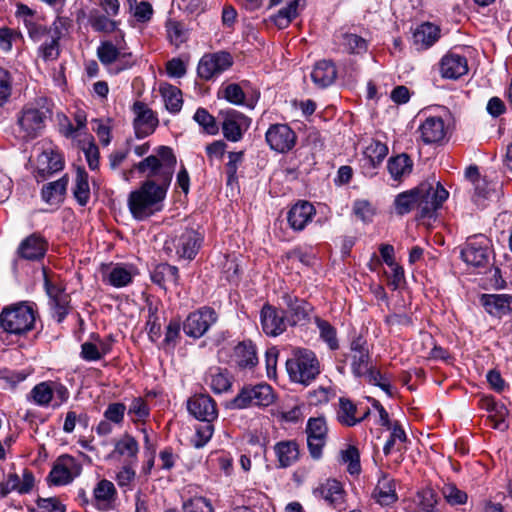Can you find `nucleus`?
Returning a JSON list of instances; mask_svg holds the SVG:
<instances>
[{"label": "nucleus", "instance_id": "13d9d810", "mask_svg": "<svg viewBox=\"0 0 512 512\" xmlns=\"http://www.w3.org/2000/svg\"><path fill=\"white\" fill-rule=\"evenodd\" d=\"M127 2L137 22L147 23L152 19L154 10L149 2H138L137 0H127Z\"/></svg>", "mask_w": 512, "mask_h": 512}, {"label": "nucleus", "instance_id": "ea45409f", "mask_svg": "<svg viewBox=\"0 0 512 512\" xmlns=\"http://www.w3.org/2000/svg\"><path fill=\"white\" fill-rule=\"evenodd\" d=\"M76 202L85 207L90 201L89 175L83 167H77L72 188Z\"/></svg>", "mask_w": 512, "mask_h": 512}, {"label": "nucleus", "instance_id": "9d476101", "mask_svg": "<svg viewBox=\"0 0 512 512\" xmlns=\"http://www.w3.org/2000/svg\"><path fill=\"white\" fill-rule=\"evenodd\" d=\"M223 136L230 142H239L251 125V118L235 109H226L219 112Z\"/></svg>", "mask_w": 512, "mask_h": 512}, {"label": "nucleus", "instance_id": "7ed1b4c3", "mask_svg": "<svg viewBox=\"0 0 512 512\" xmlns=\"http://www.w3.org/2000/svg\"><path fill=\"white\" fill-rule=\"evenodd\" d=\"M35 311L26 303L5 307L0 313V327L9 334L25 335L34 328Z\"/></svg>", "mask_w": 512, "mask_h": 512}, {"label": "nucleus", "instance_id": "3c124183", "mask_svg": "<svg viewBox=\"0 0 512 512\" xmlns=\"http://www.w3.org/2000/svg\"><path fill=\"white\" fill-rule=\"evenodd\" d=\"M193 120L202 128L203 132L208 135H217L219 132V124L216 118L208 112L207 109L199 107L194 113Z\"/></svg>", "mask_w": 512, "mask_h": 512}, {"label": "nucleus", "instance_id": "de8ad7c7", "mask_svg": "<svg viewBox=\"0 0 512 512\" xmlns=\"http://www.w3.org/2000/svg\"><path fill=\"white\" fill-rule=\"evenodd\" d=\"M396 212L400 215H404L412 211L413 209H417L419 213V194L417 191V187L400 193L394 201Z\"/></svg>", "mask_w": 512, "mask_h": 512}, {"label": "nucleus", "instance_id": "c9c22d12", "mask_svg": "<svg viewBox=\"0 0 512 512\" xmlns=\"http://www.w3.org/2000/svg\"><path fill=\"white\" fill-rule=\"evenodd\" d=\"M439 38L440 28L429 22L419 25L413 33V43L418 50L430 48Z\"/></svg>", "mask_w": 512, "mask_h": 512}, {"label": "nucleus", "instance_id": "c756f323", "mask_svg": "<svg viewBox=\"0 0 512 512\" xmlns=\"http://www.w3.org/2000/svg\"><path fill=\"white\" fill-rule=\"evenodd\" d=\"M372 498L381 506L394 504L398 500L395 480L388 474L381 473L372 492Z\"/></svg>", "mask_w": 512, "mask_h": 512}, {"label": "nucleus", "instance_id": "4468645a", "mask_svg": "<svg viewBox=\"0 0 512 512\" xmlns=\"http://www.w3.org/2000/svg\"><path fill=\"white\" fill-rule=\"evenodd\" d=\"M132 111L135 116L133 128L136 138L142 139L153 134L159 125L157 114L141 101L134 102Z\"/></svg>", "mask_w": 512, "mask_h": 512}, {"label": "nucleus", "instance_id": "c03bdc74", "mask_svg": "<svg viewBox=\"0 0 512 512\" xmlns=\"http://www.w3.org/2000/svg\"><path fill=\"white\" fill-rule=\"evenodd\" d=\"M388 154L386 144L378 140H371L363 151L365 165L371 168L378 167Z\"/></svg>", "mask_w": 512, "mask_h": 512}, {"label": "nucleus", "instance_id": "a878e982", "mask_svg": "<svg viewBox=\"0 0 512 512\" xmlns=\"http://www.w3.org/2000/svg\"><path fill=\"white\" fill-rule=\"evenodd\" d=\"M480 303L493 317L501 318L512 312V295L510 294H482Z\"/></svg>", "mask_w": 512, "mask_h": 512}, {"label": "nucleus", "instance_id": "5701e85b", "mask_svg": "<svg viewBox=\"0 0 512 512\" xmlns=\"http://www.w3.org/2000/svg\"><path fill=\"white\" fill-rule=\"evenodd\" d=\"M203 381L214 394L220 395L232 389L233 376L227 368L211 366L205 372Z\"/></svg>", "mask_w": 512, "mask_h": 512}, {"label": "nucleus", "instance_id": "0eeeda50", "mask_svg": "<svg viewBox=\"0 0 512 512\" xmlns=\"http://www.w3.org/2000/svg\"><path fill=\"white\" fill-rule=\"evenodd\" d=\"M274 400L273 388L269 384L245 385L231 400L230 407L233 409L267 407L273 404Z\"/></svg>", "mask_w": 512, "mask_h": 512}, {"label": "nucleus", "instance_id": "8fccbe9b", "mask_svg": "<svg viewBox=\"0 0 512 512\" xmlns=\"http://www.w3.org/2000/svg\"><path fill=\"white\" fill-rule=\"evenodd\" d=\"M88 22L96 32L112 33L118 28L117 21L110 19L107 14H100L97 10L91 11Z\"/></svg>", "mask_w": 512, "mask_h": 512}, {"label": "nucleus", "instance_id": "f03ea898", "mask_svg": "<svg viewBox=\"0 0 512 512\" xmlns=\"http://www.w3.org/2000/svg\"><path fill=\"white\" fill-rule=\"evenodd\" d=\"M286 369L293 382L303 385H309L321 371L316 354L304 348L293 351L291 358L286 361Z\"/></svg>", "mask_w": 512, "mask_h": 512}, {"label": "nucleus", "instance_id": "2f4dec72", "mask_svg": "<svg viewBox=\"0 0 512 512\" xmlns=\"http://www.w3.org/2000/svg\"><path fill=\"white\" fill-rule=\"evenodd\" d=\"M273 450L277 458L278 468L291 467L300 457L299 444L296 440L279 441L274 445Z\"/></svg>", "mask_w": 512, "mask_h": 512}, {"label": "nucleus", "instance_id": "052dcab7", "mask_svg": "<svg viewBox=\"0 0 512 512\" xmlns=\"http://www.w3.org/2000/svg\"><path fill=\"white\" fill-rule=\"evenodd\" d=\"M438 496L434 489L424 488L417 493V505L423 512H437Z\"/></svg>", "mask_w": 512, "mask_h": 512}, {"label": "nucleus", "instance_id": "1a4fd4ad", "mask_svg": "<svg viewBox=\"0 0 512 512\" xmlns=\"http://www.w3.org/2000/svg\"><path fill=\"white\" fill-rule=\"evenodd\" d=\"M218 321L217 312L209 306H203L191 312L183 322L184 333L191 338H201Z\"/></svg>", "mask_w": 512, "mask_h": 512}, {"label": "nucleus", "instance_id": "49530a36", "mask_svg": "<svg viewBox=\"0 0 512 512\" xmlns=\"http://www.w3.org/2000/svg\"><path fill=\"white\" fill-rule=\"evenodd\" d=\"M138 452L137 440L128 433L123 434L115 443L114 453L126 457L131 463L137 461Z\"/></svg>", "mask_w": 512, "mask_h": 512}, {"label": "nucleus", "instance_id": "0e129e2a", "mask_svg": "<svg viewBox=\"0 0 512 512\" xmlns=\"http://www.w3.org/2000/svg\"><path fill=\"white\" fill-rule=\"evenodd\" d=\"M166 31L170 42L176 47L187 40V30L179 21L168 20L166 23Z\"/></svg>", "mask_w": 512, "mask_h": 512}, {"label": "nucleus", "instance_id": "e433bc0d", "mask_svg": "<svg viewBox=\"0 0 512 512\" xmlns=\"http://www.w3.org/2000/svg\"><path fill=\"white\" fill-rule=\"evenodd\" d=\"M336 77L337 70L334 63L327 60L318 61L311 72V79L319 88L330 86Z\"/></svg>", "mask_w": 512, "mask_h": 512}, {"label": "nucleus", "instance_id": "c85d7f7f", "mask_svg": "<svg viewBox=\"0 0 512 512\" xmlns=\"http://www.w3.org/2000/svg\"><path fill=\"white\" fill-rule=\"evenodd\" d=\"M420 137L425 144L440 143L446 136L444 120L439 116L427 117L419 126Z\"/></svg>", "mask_w": 512, "mask_h": 512}, {"label": "nucleus", "instance_id": "bf43d9fd", "mask_svg": "<svg viewBox=\"0 0 512 512\" xmlns=\"http://www.w3.org/2000/svg\"><path fill=\"white\" fill-rule=\"evenodd\" d=\"M441 492L446 502L451 506L464 505L468 500L467 493L453 483L444 484Z\"/></svg>", "mask_w": 512, "mask_h": 512}, {"label": "nucleus", "instance_id": "9b49d317", "mask_svg": "<svg viewBox=\"0 0 512 512\" xmlns=\"http://www.w3.org/2000/svg\"><path fill=\"white\" fill-rule=\"evenodd\" d=\"M307 447L310 456L319 460L327 442L328 426L324 417H311L306 424Z\"/></svg>", "mask_w": 512, "mask_h": 512}, {"label": "nucleus", "instance_id": "473e14b6", "mask_svg": "<svg viewBox=\"0 0 512 512\" xmlns=\"http://www.w3.org/2000/svg\"><path fill=\"white\" fill-rule=\"evenodd\" d=\"M150 278L154 284L167 290L179 284L180 275L176 266L168 263H159L150 272Z\"/></svg>", "mask_w": 512, "mask_h": 512}, {"label": "nucleus", "instance_id": "e2e57ef3", "mask_svg": "<svg viewBox=\"0 0 512 512\" xmlns=\"http://www.w3.org/2000/svg\"><path fill=\"white\" fill-rule=\"evenodd\" d=\"M202 423L196 426L195 435L192 438V444L196 448L204 447L212 438L214 433L213 421H201Z\"/></svg>", "mask_w": 512, "mask_h": 512}, {"label": "nucleus", "instance_id": "f257e3e1", "mask_svg": "<svg viewBox=\"0 0 512 512\" xmlns=\"http://www.w3.org/2000/svg\"><path fill=\"white\" fill-rule=\"evenodd\" d=\"M177 158L168 146H159L155 155H149L134 164L138 173L147 177L139 188L128 195L127 205L135 220L143 221L163 209Z\"/></svg>", "mask_w": 512, "mask_h": 512}, {"label": "nucleus", "instance_id": "2eb2a0df", "mask_svg": "<svg viewBox=\"0 0 512 512\" xmlns=\"http://www.w3.org/2000/svg\"><path fill=\"white\" fill-rule=\"evenodd\" d=\"M269 147L279 153H287L296 144V133L287 124H272L265 133Z\"/></svg>", "mask_w": 512, "mask_h": 512}, {"label": "nucleus", "instance_id": "6e6d98bb", "mask_svg": "<svg viewBox=\"0 0 512 512\" xmlns=\"http://www.w3.org/2000/svg\"><path fill=\"white\" fill-rule=\"evenodd\" d=\"M126 411L131 421L134 423L140 421L144 422L150 416L149 405L142 397L133 398Z\"/></svg>", "mask_w": 512, "mask_h": 512}, {"label": "nucleus", "instance_id": "cd10ccee", "mask_svg": "<svg viewBox=\"0 0 512 512\" xmlns=\"http://www.w3.org/2000/svg\"><path fill=\"white\" fill-rule=\"evenodd\" d=\"M439 71L443 78L458 79L468 72L467 59L459 54L448 53L442 57Z\"/></svg>", "mask_w": 512, "mask_h": 512}, {"label": "nucleus", "instance_id": "774afa93", "mask_svg": "<svg viewBox=\"0 0 512 512\" xmlns=\"http://www.w3.org/2000/svg\"><path fill=\"white\" fill-rule=\"evenodd\" d=\"M183 512H214V509L207 498L193 497L183 503Z\"/></svg>", "mask_w": 512, "mask_h": 512}, {"label": "nucleus", "instance_id": "f8f14e48", "mask_svg": "<svg viewBox=\"0 0 512 512\" xmlns=\"http://www.w3.org/2000/svg\"><path fill=\"white\" fill-rule=\"evenodd\" d=\"M81 470V464L73 456L64 454L59 456L54 462L48 475V480L52 485L64 486L79 476Z\"/></svg>", "mask_w": 512, "mask_h": 512}, {"label": "nucleus", "instance_id": "864d4df0", "mask_svg": "<svg viewBox=\"0 0 512 512\" xmlns=\"http://www.w3.org/2000/svg\"><path fill=\"white\" fill-rule=\"evenodd\" d=\"M315 324L319 330L320 338L331 350H337L339 348V341L335 327L320 317H315Z\"/></svg>", "mask_w": 512, "mask_h": 512}, {"label": "nucleus", "instance_id": "37998d69", "mask_svg": "<svg viewBox=\"0 0 512 512\" xmlns=\"http://www.w3.org/2000/svg\"><path fill=\"white\" fill-rule=\"evenodd\" d=\"M135 274L136 269L132 265L116 264L108 274V282L116 288L125 287L132 282Z\"/></svg>", "mask_w": 512, "mask_h": 512}, {"label": "nucleus", "instance_id": "393cba45", "mask_svg": "<svg viewBox=\"0 0 512 512\" xmlns=\"http://www.w3.org/2000/svg\"><path fill=\"white\" fill-rule=\"evenodd\" d=\"M479 403L480 407L489 413L487 421L491 428L500 431H504L508 428V424L505 421L508 410L503 403L496 401L492 396L482 397Z\"/></svg>", "mask_w": 512, "mask_h": 512}, {"label": "nucleus", "instance_id": "a19ab883", "mask_svg": "<svg viewBox=\"0 0 512 512\" xmlns=\"http://www.w3.org/2000/svg\"><path fill=\"white\" fill-rule=\"evenodd\" d=\"M4 482L8 488L9 494L13 491L19 494H28L33 489L35 479L33 473L25 469L22 478L17 473L13 472L7 475Z\"/></svg>", "mask_w": 512, "mask_h": 512}, {"label": "nucleus", "instance_id": "6ab92c4d", "mask_svg": "<svg viewBox=\"0 0 512 512\" xmlns=\"http://www.w3.org/2000/svg\"><path fill=\"white\" fill-rule=\"evenodd\" d=\"M189 413L199 421H214L218 418L215 400L208 394H195L187 401Z\"/></svg>", "mask_w": 512, "mask_h": 512}, {"label": "nucleus", "instance_id": "603ef678", "mask_svg": "<svg viewBox=\"0 0 512 512\" xmlns=\"http://www.w3.org/2000/svg\"><path fill=\"white\" fill-rule=\"evenodd\" d=\"M340 43L349 54H363L368 50L367 40L354 33H343Z\"/></svg>", "mask_w": 512, "mask_h": 512}, {"label": "nucleus", "instance_id": "423d86ee", "mask_svg": "<svg viewBox=\"0 0 512 512\" xmlns=\"http://www.w3.org/2000/svg\"><path fill=\"white\" fill-rule=\"evenodd\" d=\"M203 242V236L194 229H185L181 234L167 239L163 250L168 256L193 260Z\"/></svg>", "mask_w": 512, "mask_h": 512}, {"label": "nucleus", "instance_id": "a18cd8bd", "mask_svg": "<svg viewBox=\"0 0 512 512\" xmlns=\"http://www.w3.org/2000/svg\"><path fill=\"white\" fill-rule=\"evenodd\" d=\"M387 168L391 177L400 181L412 172L413 162L407 154H400L389 159Z\"/></svg>", "mask_w": 512, "mask_h": 512}, {"label": "nucleus", "instance_id": "4d7b16f0", "mask_svg": "<svg viewBox=\"0 0 512 512\" xmlns=\"http://www.w3.org/2000/svg\"><path fill=\"white\" fill-rule=\"evenodd\" d=\"M42 164H46L45 168L41 169V172L47 171L49 175L56 173L63 169L64 160L60 153L54 150H46L40 156Z\"/></svg>", "mask_w": 512, "mask_h": 512}, {"label": "nucleus", "instance_id": "72a5a7b5", "mask_svg": "<svg viewBox=\"0 0 512 512\" xmlns=\"http://www.w3.org/2000/svg\"><path fill=\"white\" fill-rule=\"evenodd\" d=\"M47 243L40 235L31 234L18 247V254L25 260L35 261L44 257Z\"/></svg>", "mask_w": 512, "mask_h": 512}, {"label": "nucleus", "instance_id": "7c9ffc66", "mask_svg": "<svg viewBox=\"0 0 512 512\" xmlns=\"http://www.w3.org/2000/svg\"><path fill=\"white\" fill-rule=\"evenodd\" d=\"M232 361L240 370L253 369L258 364L256 346L251 341L238 343L234 347Z\"/></svg>", "mask_w": 512, "mask_h": 512}, {"label": "nucleus", "instance_id": "b1692460", "mask_svg": "<svg viewBox=\"0 0 512 512\" xmlns=\"http://www.w3.org/2000/svg\"><path fill=\"white\" fill-rule=\"evenodd\" d=\"M313 494L339 511L344 509L345 492L341 483L336 479H327L314 489Z\"/></svg>", "mask_w": 512, "mask_h": 512}, {"label": "nucleus", "instance_id": "dca6fc26", "mask_svg": "<svg viewBox=\"0 0 512 512\" xmlns=\"http://www.w3.org/2000/svg\"><path fill=\"white\" fill-rule=\"evenodd\" d=\"M285 305V318L289 326L305 324L309 321L313 307L305 300L291 294L285 293L282 296Z\"/></svg>", "mask_w": 512, "mask_h": 512}, {"label": "nucleus", "instance_id": "39448f33", "mask_svg": "<svg viewBox=\"0 0 512 512\" xmlns=\"http://www.w3.org/2000/svg\"><path fill=\"white\" fill-rule=\"evenodd\" d=\"M46 113L37 107L27 104L16 115V136L23 142L31 141L45 127Z\"/></svg>", "mask_w": 512, "mask_h": 512}, {"label": "nucleus", "instance_id": "680f3d73", "mask_svg": "<svg viewBox=\"0 0 512 512\" xmlns=\"http://www.w3.org/2000/svg\"><path fill=\"white\" fill-rule=\"evenodd\" d=\"M341 461L347 464V471L351 475L360 473V453L355 446L349 445L345 450L341 451Z\"/></svg>", "mask_w": 512, "mask_h": 512}, {"label": "nucleus", "instance_id": "4c0bfd02", "mask_svg": "<svg viewBox=\"0 0 512 512\" xmlns=\"http://www.w3.org/2000/svg\"><path fill=\"white\" fill-rule=\"evenodd\" d=\"M65 21L64 18L58 17L53 23L54 35L51 37L50 42H45L39 47V56L46 62L56 60L60 55V29L65 26Z\"/></svg>", "mask_w": 512, "mask_h": 512}, {"label": "nucleus", "instance_id": "09e8293b", "mask_svg": "<svg viewBox=\"0 0 512 512\" xmlns=\"http://www.w3.org/2000/svg\"><path fill=\"white\" fill-rule=\"evenodd\" d=\"M357 406L348 398H339V407L337 410V420L340 424L353 427L359 424V420H356Z\"/></svg>", "mask_w": 512, "mask_h": 512}, {"label": "nucleus", "instance_id": "bb28decb", "mask_svg": "<svg viewBox=\"0 0 512 512\" xmlns=\"http://www.w3.org/2000/svg\"><path fill=\"white\" fill-rule=\"evenodd\" d=\"M316 213L314 206L308 201H299L287 213V221L294 231H302L310 223Z\"/></svg>", "mask_w": 512, "mask_h": 512}, {"label": "nucleus", "instance_id": "412c9836", "mask_svg": "<svg viewBox=\"0 0 512 512\" xmlns=\"http://www.w3.org/2000/svg\"><path fill=\"white\" fill-rule=\"evenodd\" d=\"M97 57L99 61L109 66L118 61L117 72L132 67L134 62L131 60V53H122L111 41H102L97 48Z\"/></svg>", "mask_w": 512, "mask_h": 512}, {"label": "nucleus", "instance_id": "338daca9", "mask_svg": "<svg viewBox=\"0 0 512 512\" xmlns=\"http://www.w3.org/2000/svg\"><path fill=\"white\" fill-rule=\"evenodd\" d=\"M35 512H65V505L57 497L38 498Z\"/></svg>", "mask_w": 512, "mask_h": 512}, {"label": "nucleus", "instance_id": "a211bd4d", "mask_svg": "<svg viewBox=\"0 0 512 512\" xmlns=\"http://www.w3.org/2000/svg\"><path fill=\"white\" fill-rule=\"evenodd\" d=\"M349 358L353 375L363 377L371 360L368 344L363 336L359 335L351 340Z\"/></svg>", "mask_w": 512, "mask_h": 512}, {"label": "nucleus", "instance_id": "aec40b11", "mask_svg": "<svg viewBox=\"0 0 512 512\" xmlns=\"http://www.w3.org/2000/svg\"><path fill=\"white\" fill-rule=\"evenodd\" d=\"M45 288L49 296L52 316L58 323H61L70 312V296L63 288L50 283L48 280L45 281Z\"/></svg>", "mask_w": 512, "mask_h": 512}, {"label": "nucleus", "instance_id": "58836bf2", "mask_svg": "<svg viewBox=\"0 0 512 512\" xmlns=\"http://www.w3.org/2000/svg\"><path fill=\"white\" fill-rule=\"evenodd\" d=\"M68 182V175L65 174L60 179L44 185L41 190L43 201L50 205L61 203L64 200Z\"/></svg>", "mask_w": 512, "mask_h": 512}, {"label": "nucleus", "instance_id": "f704fd0d", "mask_svg": "<svg viewBox=\"0 0 512 512\" xmlns=\"http://www.w3.org/2000/svg\"><path fill=\"white\" fill-rule=\"evenodd\" d=\"M305 6L306 0H290L285 7L271 15L269 19L278 29H286Z\"/></svg>", "mask_w": 512, "mask_h": 512}, {"label": "nucleus", "instance_id": "5fc2aeb1", "mask_svg": "<svg viewBox=\"0 0 512 512\" xmlns=\"http://www.w3.org/2000/svg\"><path fill=\"white\" fill-rule=\"evenodd\" d=\"M29 399L38 406H49L53 400L51 393V381H44L35 385L30 391Z\"/></svg>", "mask_w": 512, "mask_h": 512}, {"label": "nucleus", "instance_id": "ddd939ff", "mask_svg": "<svg viewBox=\"0 0 512 512\" xmlns=\"http://www.w3.org/2000/svg\"><path fill=\"white\" fill-rule=\"evenodd\" d=\"M232 65L233 58L230 53L225 51L208 53L200 59L197 73L201 79L208 81L222 74Z\"/></svg>", "mask_w": 512, "mask_h": 512}, {"label": "nucleus", "instance_id": "20e7f679", "mask_svg": "<svg viewBox=\"0 0 512 512\" xmlns=\"http://www.w3.org/2000/svg\"><path fill=\"white\" fill-rule=\"evenodd\" d=\"M419 194V218L433 219L448 199L449 192L440 182H422L417 186Z\"/></svg>", "mask_w": 512, "mask_h": 512}, {"label": "nucleus", "instance_id": "4be33fe9", "mask_svg": "<svg viewBox=\"0 0 512 512\" xmlns=\"http://www.w3.org/2000/svg\"><path fill=\"white\" fill-rule=\"evenodd\" d=\"M117 490L113 482L101 479L93 488L92 505L101 512H108L115 508Z\"/></svg>", "mask_w": 512, "mask_h": 512}, {"label": "nucleus", "instance_id": "f3484780", "mask_svg": "<svg viewBox=\"0 0 512 512\" xmlns=\"http://www.w3.org/2000/svg\"><path fill=\"white\" fill-rule=\"evenodd\" d=\"M260 323L267 336L276 337L286 331L288 323L283 310L268 303L260 311Z\"/></svg>", "mask_w": 512, "mask_h": 512}, {"label": "nucleus", "instance_id": "69168bd1", "mask_svg": "<svg viewBox=\"0 0 512 512\" xmlns=\"http://www.w3.org/2000/svg\"><path fill=\"white\" fill-rule=\"evenodd\" d=\"M181 322L179 319H171L166 326L163 346L167 349H174L180 340Z\"/></svg>", "mask_w": 512, "mask_h": 512}, {"label": "nucleus", "instance_id": "6e6552de", "mask_svg": "<svg viewBox=\"0 0 512 512\" xmlns=\"http://www.w3.org/2000/svg\"><path fill=\"white\" fill-rule=\"evenodd\" d=\"M491 241L484 234H475L467 238L461 250V258L474 267H484L489 262Z\"/></svg>", "mask_w": 512, "mask_h": 512}, {"label": "nucleus", "instance_id": "79ce46f5", "mask_svg": "<svg viewBox=\"0 0 512 512\" xmlns=\"http://www.w3.org/2000/svg\"><path fill=\"white\" fill-rule=\"evenodd\" d=\"M159 92L165 103V108L172 114H177L181 111L183 105L181 90L169 83H161Z\"/></svg>", "mask_w": 512, "mask_h": 512}]
</instances>
